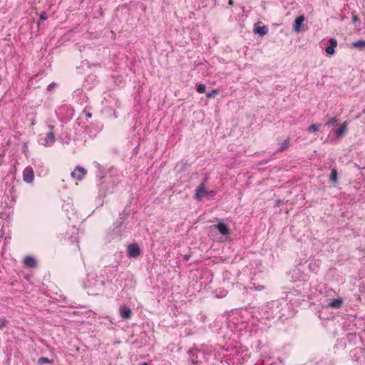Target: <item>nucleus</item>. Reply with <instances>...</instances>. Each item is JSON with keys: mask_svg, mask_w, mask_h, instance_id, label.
Masks as SVG:
<instances>
[{"mask_svg": "<svg viewBox=\"0 0 365 365\" xmlns=\"http://www.w3.org/2000/svg\"><path fill=\"white\" fill-rule=\"evenodd\" d=\"M48 128H49V132L46 133L43 139H41V144L45 146L52 145L56 140L55 135L53 133L54 126L52 125H48Z\"/></svg>", "mask_w": 365, "mask_h": 365, "instance_id": "1", "label": "nucleus"}, {"mask_svg": "<svg viewBox=\"0 0 365 365\" xmlns=\"http://www.w3.org/2000/svg\"><path fill=\"white\" fill-rule=\"evenodd\" d=\"M141 255V250L137 243H131L128 247V255L130 258H137Z\"/></svg>", "mask_w": 365, "mask_h": 365, "instance_id": "2", "label": "nucleus"}, {"mask_svg": "<svg viewBox=\"0 0 365 365\" xmlns=\"http://www.w3.org/2000/svg\"><path fill=\"white\" fill-rule=\"evenodd\" d=\"M210 227L213 231H218L224 236L228 235L230 233V230L227 225L223 222H220L217 225H212Z\"/></svg>", "mask_w": 365, "mask_h": 365, "instance_id": "3", "label": "nucleus"}, {"mask_svg": "<svg viewBox=\"0 0 365 365\" xmlns=\"http://www.w3.org/2000/svg\"><path fill=\"white\" fill-rule=\"evenodd\" d=\"M86 173L87 170L84 168L77 165L71 175L73 178L77 180H82Z\"/></svg>", "mask_w": 365, "mask_h": 365, "instance_id": "4", "label": "nucleus"}, {"mask_svg": "<svg viewBox=\"0 0 365 365\" xmlns=\"http://www.w3.org/2000/svg\"><path fill=\"white\" fill-rule=\"evenodd\" d=\"M34 179V170L31 166H27L23 170V180L26 183H31Z\"/></svg>", "mask_w": 365, "mask_h": 365, "instance_id": "5", "label": "nucleus"}, {"mask_svg": "<svg viewBox=\"0 0 365 365\" xmlns=\"http://www.w3.org/2000/svg\"><path fill=\"white\" fill-rule=\"evenodd\" d=\"M305 21V16L304 15H300L295 19L293 23L292 30L295 33H299L301 31L304 30L302 29L303 23Z\"/></svg>", "mask_w": 365, "mask_h": 365, "instance_id": "6", "label": "nucleus"}, {"mask_svg": "<svg viewBox=\"0 0 365 365\" xmlns=\"http://www.w3.org/2000/svg\"><path fill=\"white\" fill-rule=\"evenodd\" d=\"M329 46L325 48V51L328 55H334L335 53V48L337 46V41L334 38H330L328 40Z\"/></svg>", "mask_w": 365, "mask_h": 365, "instance_id": "7", "label": "nucleus"}, {"mask_svg": "<svg viewBox=\"0 0 365 365\" xmlns=\"http://www.w3.org/2000/svg\"><path fill=\"white\" fill-rule=\"evenodd\" d=\"M205 192H207V190H205V179L196 189V192L195 194V198L197 200H201L202 195L205 194Z\"/></svg>", "mask_w": 365, "mask_h": 365, "instance_id": "8", "label": "nucleus"}, {"mask_svg": "<svg viewBox=\"0 0 365 365\" xmlns=\"http://www.w3.org/2000/svg\"><path fill=\"white\" fill-rule=\"evenodd\" d=\"M120 315L124 319H128L132 316L131 309L127 306H122L120 308Z\"/></svg>", "mask_w": 365, "mask_h": 365, "instance_id": "9", "label": "nucleus"}, {"mask_svg": "<svg viewBox=\"0 0 365 365\" xmlns=\"http://www.w3.org/2000/svg\"><path fill=\"white\" fill-rule=\"evenodd\" d=\"M129 210H124L121 213L119 214V216L116 220V228L121 227L125 220L127 219L129 215Z\"/></svg>", "mask_w": 365, "mask_h": 365, "instance_id": "10", "label": "nucleus"}, {"mask_svg": "<svg viewBox=\"0 0 365 365\" xmlns=\"http://www.w3.org/2000/svg\"><path fill=\"white\" fill-rule=\"evenodd\" d=\"M24 264L26 267L34 268L37 267V262L35 259L31 256H26L24 259Z\"/></svg>", "mask_w": 365, "mask_h": 365, "instance_id": "11", "label": "nucleus"}, {"mask_svg": "<svg viewBox=\"0 0 365 365\" xmlns=\"http://www.w3.org/2000/svg\"><path fill=\"white\" fill-rule=\"evenodd\" d=\"M344 301L341 297L334 299L328 303V307L332 309H339L343 305Z\"/></svg>", "mask_w": 365, "mask_h": 365, "instance_id": "12", "label": "nucleus"}, {"mask_svg": "<svg viewBox=\"0 0 365 365\" xmlns=\"http://www.w3.org/2000/svg\"><path fill=\"white\" fill-rule=\"evenodd\" d=\"M254 32L259 34L260 36H263L268 32V27L267 26H255Z\"/></svg>", "mask_w": 365, "mask_h": 365, "instance_id": "13", "label": "nucleus"}, {"mask_svg": "<svg viewBox=\"0 0 365 365\" xmlns=\"http://www.w3.org/2000/svg\"><path fill=\"white\" fill-rule=\"evenodd\" d=\"M351 47L357 48L359 50H363L365 48V40L359 39V41L351 43Z\"/></svg>", "mask_w": 365, "mask_h": 365, "instance_id": "14", "label": "nucleus"}, {"mask_svg": "<svg viewBox=\"0 0 365 365\" xmlns=\"http://www.w3.org/2000/svg\"><path fill=\"white\" fill-rule=\"evenodd\" d=\"M347 129V123L345 122L340 125V127L336 130V135L337 138L341 137Z\"/></svg>", "mask_w": 365, "mask_h": 365, "instance_id": "15", "label": "nucleus"}, {"mask_svg": "<svg viewBox=\"0 0 365 365\" xmlns=\"http://www.w3.org/2000/svg\"><path fill=\"white\" fill-rule=\"evenodd\" d=\"M290 145V140L289 138H287L285 139L282 143L281 144V145L279 146V148L277 150V152L278 153H282L283 152L284 150H285L287 148H289V146Z\"/></svg>", "mask_w": 365, "mask_h": 365, "instance_id": "16", "label": "nucleus"}, {"mask_svg": "<svg viewBox=\"0 0 365 365\" xmlns=\"http://www.w3.org/2000/svg\"><path fill=\"white\" fill-rule=\"evenodd\" d=\"M329 180L331 182L336 184L338 182V172L336 168H332L331 171V175L329 177Z\"/></svg>", "mask_w": 365, "mask_h": 365, "instance_id": "17", "label": "nucleus"}, {"mask_svg": "<svg viewBox=\"0 0 365 365\" xmlns=\"http://www.w3.org/2000/svg\"><path fill=\"white\" fill-rule=\"evenodd\" d=\"M38 364L42 365L43 364H53V359H49L46 357H41L38 359Z\"/></svg>", "mask_w": 365, "mask_h": 365, "instance_id": "18", "label": "nucleus"}, {"mask_svg": "<svg viewBox=\"0 0 365 365\" xmlns=\"http://www.w3.org/2000/svg\"><path fill=\"white\" fill-rule=\"evenodd\" d=\"M187 354L191 356V358L190 359V362L192 363L194 365H198V361L197 360V356H196L195 357V355L193 354V351L192 350H189L187 351Z\"/></svg>", "mask_w": 365, "mask_h": 365, "instance_id": "19", "label": "nucleus"}, {"mask_svg": "<svg viewBox=\"0 0 365 365\" xmlns=\"http://www.w3.org/2000/svg\"><path fill=\"white\" fill-rule=\"evenodd\" d=\"M321 124H312L307 129L309 133H316L319 131Z\"/></svg>", "mask_w": 365, "mask_h": 365, "instance_id": "20", "label": "nucleus"}, {"mask_svg": "<svg viewBox=\"0 0 365 365\" xmlns=\"http://www.w3.org/2000/svg\"><path fill=\"white\" fill-rule=\"evenodd\" d=\"M351 19H352V22L354 25H356V26L360 25L361 20L358 17V16L355 14V12H351Z\"/></svg>", "mask_w": 365, "mask_h": 365, "instance_id": "21", "label": "nucleus"}, {"mask_svg": "<svg viewBox=\"0 0 365 365\" xmlns=\"http://www.w3.org/2000/svg\"><path fill=\"white\" fill-rule=\"evenodd\" d=\"M7 324H8V320L5 317L1 318L0 319V329H2L5 327H6Z\"/></svg>", "mask_w": 365, "mask_h": 365, "instance_id": "22", "label": "nucleus"}, {"mask_svg": "<svg viewBox=\"0 0 365 365\" xmlns=\"http://www.w3.org/2000/svg\"><path fill=\"white\" fill-rule=\"evenodd\" d=\"M206 86L205 84L200 83L197 86V91L200 93H202L205 91Z\"/></svg>", "mask_w": 365, "mask_h": 365, "instance_id": "23", "label": "nucleus"}, {"mask_svg": "<svg viewBox=\"0 0 365 365\" xmlns=\"http://www.w3.org/2000/svg\"><path fill=\"white\" fill-rule=\"evenodd\" d=\"M337 121L338 120L336 118H329V120H327V122L326 123L325 125L327 126H330L331 125L336 123Z\"/></svg>", "mask_w": 365, "mask_h": 365, "instance_id": "24", "label": "nucleus"}, {"mask_svg": "<svg viewBox=\"0 0 365 365\" xmlns=\"http://www.w3.org/2000/svg\"><path fill=\"white\" fill-rule=\"evenodd\" d=\"M217 93H218V90H217V89H216V88H213V89H212V90H211V91H210V92H209V93H207L206 94V97H207V98H211V97H212L215 94H217Z\"/></svg>", "mask_w": 365, "mask_h": 365, "instance_id": "25", "label": "nucleus"}, {"mask_svg": "<svg viewBox=\"0 0 365 365\" xmlns=\"http://www.w3.org/2000/svg\"><path fill=\"white\" fill-rule=\"evenodd\" d=\"M47 18H48V15L46 11H43L40 14V20H46V19H47Z\"/></svg>", "mask_w": 365, "mask_h": 365, "instance_id": "26", "label": "nucleus"}, {"mask_svg": "<svg viewBox=\"0 0 365 365\" xmlns=\"http://www.w3.org/2000/svg\"><path fill=\"white\" fill-rule=\"evenodd\" d=\"M71 241L72 243H75L76 242V246L78 247V237L77 236H75V237H71Z\"/></svg>", "mask_w": 365, "mask_h": 365, "instance_id": "27", "label": "nucleus"}, {"mask_svg": "<svg viewBox=\"0 0 365 365\" xmlns=\"http://www.w3.org/2000/svg\"><path fill=\"white\" fill-rule=\"evenodd\" d=\"M56 86V83L53 82L51 83H50L48 86H47V91H51L53 88H54Z\"/></svg>", "mask_w": 365, "mask_h": 365, "instance_id": "28", "label": "nucleus"}, {"mask_svg": "<svg viewBox=\"0 0 365 365\" xmlns=\"http://www.w3.org/2000/svg\"><path fill=\"white\" fill-rule=\"evenodd\" d=\"M216 192L214 190L207 191L205 192V195L207 196L214 197L215 195Z\"/></svg>", "mask_w": 365, "mask_h": 365, "instance_id": "29", "label": "nucleus"}, {"mask_svg": "<svg viewBox=\"0 0 365 365\" xmlns=\"http://www.w3.org/2000/svg\"><path fill=\"white\" fill-rule=\"evenodd\" d=\"M282 203V201L279 199L275 200L274 202V206L279 207Z\"/></svg>", "mask_w": 365, "mask_h": 365, "instance_id": "30", "label": "nucleus"}, {"mask_svg": "<svg viewBox=\"0 0 365 365\" xmlns=\"http://www.w3.org/2000/svg\"><path fill=\"white\" fill-rule=\"evenodd\" d=\"M83 112L86 113L87 119L91 118L92 117V113L91 112H86V110H83Z\"/></svg>", "mask_w": 365, "mask_h": 365, "instance_id": "31", "label": "nucleus"}, {"mask_svg": "<svg viewBox=\"0 0 365 365\" xmlns=\"http://www.w3.org/2000/svg\"><path fill=\"white\" fill-rule=\"evenodd\" d=\"M355 336H356V334L350 333V334H349L347 335V338H348V339H349V340H351V339L352 337Z\"/></svg>", "mask_w": 365, "mask_h": 365, "instance_id": "32", "label": "nucleus"}, {"mask_svg": "<svg viewBox=\"0 0 365 365\" xmlns=\"http://www.w3.org/2000/svg\"><path fill=\"white\" fill-rule=\"evenodd\" d=\"M264 287L262 286V285H259L256 287V289L258 290V291H260V290H262L264 289Z\"/></svg>", "mask_w": 365, "mask_h": 365, "instance_id": "33", "label": "nucleus"}, {"mask_svg": "<svg viewBox=\"0 0 365 365\" xmlns=\"http://www.w3.org/2000/svg\"><path fill=\"white\" fill-rule=\"evenodd\" d=\"M233 4H234L233 0H229V1H228V4H229L230 6H232V5H233Z\"/></svg>", "mask_w": 365, "mask_h": 365, "instance_id": "34", "label": "nucleus"}, {"mask_svg": "<svg viewBox=\"0 0 365 365\" xmlns=\"http://www.w3.org/2000/svg\"><path fill=\"white\" fill-rule=\"evenodd\" d=\"M356 166L357 167V168H358L359 170H363V169H365V166H364V167H360V166H359V165H356Z\"/></svg>", "mask_w": 365, "mask_h": 365, "instance_id": "35", "label": "nucleus"}, {"mask_svg": "<svg viewBox=\"0 0 365 365\" xmlns=\"http://www.w3.org/2000/svg\"><path fill=\"white\" fill-rule=\"evenodd\" d=\"M362 113L365 114V108L362 110Z\"/></svg>", "mask_w": 365, "mask_h": 365, "instance_id": "36", "label": "nucleus"}, {"mask_svg": "<svg viewBox=\"0 0 365 365\" xmlns=\"http://www.w3.org/2000/svg\"><path fill=\"white\" fill-rule=\"evenodd\" d=\"M185 259H187H187H189V257L185 256Z\"/></svg>", "mask_w": 365, "mask_h": 365, "instance_id": "37", "label": "nucleus"}, {"mask_svg": "<svg viewBox=\"0 0 365 365\" xmlns=\"http://www.w3.org/2000/svg\"><path fill=\"white\" fill-rule=\"evenodd\" d=\"M142 365H148L146 362H144Z\"/></svg>", "mask_w": 365, "mask_h": 365, "instance_id": "38", "label": "nucleus"}, {"mask_svg": "<svg viewBox=\"0 0 365 365\" xmlns=\"http://www.w3.org/2000/svg\"><path fill=\"white\" fill-rule=\"evenodd\" d=\"M359 117H360V115H357V116L356 117V118H359Z\"/></svg>", "mask_w": 365, "mask_h": 365, "instance_id": "39", "label": "nucleus"}]
</instances>
